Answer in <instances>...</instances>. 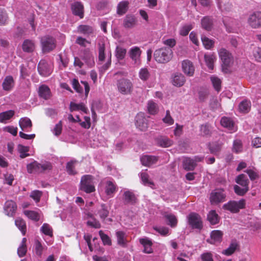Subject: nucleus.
<instances>
[{
	"mask_svg": "<svg viewBox=\"0 0 261 261\" xmlns=\"http://www.w3.org/2000/svg\"><path fill=\"white\" fill-rule=\"evenodd\" d=\"M204 59L206 65L209 69H214V63L216 60V57L213 55H205Z\"/></svg>",
	"mask_w": 261,
	"mask_h": 261,
	"instance_id": "obj_35",
	"label": "nucleus"
},
{
	"mask_svg": "<svg viewBox=\"0 0 261 261\" xmlns=\"http://www.w3.org/2000/svg\"><path fill=\"white\" fill-rule=\"evenodd\" d=\"M239 108L241 112L247 113L250 110L251 102L247 100H243L239 104Z\"/></svg>",
	"mask_w": 261,
	"mask_h": 261,
	"instance_id": "obj_42",
	"label": "nucleus"
},
{
	"mask_svg": "<svg viewBox=\"0 0 261 261\" xmlns=\"http://www.w3.org/2000/svg\"><path fill=\"white\" fill-rule=\"evenodd\" d=\"M14 115V111L9 110L0 113V122L6 123L7 120H9Z\"/></svg>",
	"mask_w": 261,
	"mask_h": 261,
	"instance_id": "obj_36",
	"label": "nucleus"
},
{
	"mask_svg": "<svg viewBox=\"0 0 261 261\" xmlns=\"http://www.w3.org/2000/svg\"><path fill=\"white\" fill-rule=\"evenodd\" d=\"M147 110L150 114L155 115L158 113L159 108L156 103L152 100H150L147 103Z\"/></svg>",
	"mask_w": 261,
	"mask_h": 261,
	"instance_id": "obj_44",
	"label": "nucleus"
},
{
	"mask_svg": "<svg viewBox=\"0 0 261 261\" xmlns=\"http://www.w3.org/2000/svg\"><path fill=\"white\" fill-rule=\"evenodd\" d=\"M193 29V25L191 24H185L182 26L180 31L179 34L182 36H187L189 32Z\"/></svg>",
	"mask_w": 261,
	"mask_h": 261,
	"instance_id": "obj_60",
	"label": "nucleus"
},
{
	"mask_svg": "<svg viewBox=\"0 0 261 261\" xmlns=\"http://www.w3.org/2000/svg\"><path fill=\"white\" fill-rule=\"evenodd\" d=\"M8 20V16L6 11L0 8V25H3L7 23Z\"/></svg>",
	"mask_w": 261,
	"mask_h": 261,
	"instance_id": "obj_61",
	"label": "nucleus"
},
{
	"mask_svg": "<svg viewBox=\"0 0 261 261\" xmlns=\"http://www.w3.org/2000/svg\"><path fill=\"white\" fill-rule=\"evenodd\" d=\"M81 190L87 193L95 191L93 177L91 175H85L82 177L81 180Z\"/></svg>",
	"mask_w": 261,
	"mask_h": 261,
	"instance_id": "obj_7",
	"label": "nucleus"
},
{
	"mask_svg": "<svg viewBox=\"0 0 261 261\" xmlns=\"http://www.w3.org/2000/svg\"><path fill=\"white\" fill-rule=\"evenodd\" d=\"M77 31L80 33L89 35L93 33L94 29L92 27L88 25H80L77 28Z\"/></svg>",
	"mask_w": 261,
	"mask_h": 261,
	"instance_id": "obj_43",
	"label": "nucleus"
},
{
	"mask_svg": "<svg viewBox=\"0 0 261 261\" xmlns=\"http://www.w3.org/2000/svg\"><path fill=\"white\" fill-rule=\"evenodd\" d=\"M173 51L167 47H163L156 49L153 54L154 60L159 63L165 64L169 62L172 58Z\"/></svg>",
	"mask_w": 261,
	"mask_h": 261,
	"instance_id": "obj_1",
	"label": "nucleus"
},
{
	"mask_svg": "<svg viewBox=\"0 0 261 261\" xmlns=\"http://www.w3.org/2000/svg\"><path fill=\"white\" fill-rule=\"evenodd\" d=\"M141 53L142 51L139 47L134 46L129 49L128 55L135 63L138 64L140 63V56Z\"/></svg>",
	"mask_w": 261,
	"mask_h": 261,
	"instance_id": "obj_14",
	"label": "nucleus"
},
{
	"mask_svg": "<svg viewBox=\"0 0 261 261\" xmlns=\"http://www.w3.org/2000/svg\"><path fill=\"white\" fill-rule=\"evenodd\" d=\"M34 246L36 255L38 257H41L42 254L44 247L42 245L41 242L38 240L35 241Z\"/></svg>",
	"mask_w": 261,
	"mask_h": 261,
	"instance_id": "obj_51",
	"label": "nucleus"
},
{
	"mask_svg": "<svg viewBox=\"0 0 261 261\" xmlns=\"http://www.w3.org/2000/svg\"><path fill=\"white\" fill-rule=\"evenodd\" d=\"M99 234L105 245H111V240L108 235L105 234L102 230H100L99 231Z\"/></svg>",
	"mask_w": 261,
	"mask_h": 261,
	"instance_id": "obj_62",
	"label": "nucleus"
},
{
	"mask_svg": "<svg viewBox=\"0 0 261 261\" xmlns=\"http://www.w3.org/2000/svg\"><path fill=\"white\" fill-rule=\"evenodd\" d=\"M98 214L100 218L103 220L108 216L109 212L107 208V207L105 204L101 205V208L98 211Z\"/></svg>",
	"mask_w": 261,
	"mask_h": 261,
	"instance_id": "obj_48",
	"label": "nucleus"
},
{
	"mask_svg": "<svg viewBox=\"0 0 261 261\" xmlns=\"http://www.w3.org/2000/svg\"><path fill=\"white\" fill-rule=\"evenodd\" d=\"M139 76L141 80L145 81L148 79L150 76V73L147 68H143L140 70Z\"/></svg>",
	"mask_w": 261,
	"mask_h": 261,
	"instance_id": "obj_57",
	"label": "nucleus"
},
{
	"mask_svg": "<svg viewBox=\"0 0 261 261\" xmlns=\"http://www.w3.org/2000/svg\"><path fill=\"white\" fill-rule=\"evenodd\" d=\"M128 3L126 1L120 2L117 6V13L119 15H122L125 14L128 9Z\"/></svg>",
	"mask_w": 261,
	"mask_h": 261,
	"instance_id": "obj_38",
	"label": "nucleus"
},
{
	"mask_svg": "<svg viewBox=\"0 0 261 261\" xmlns=\"http://www.w3.org/2000/svg\"><path fill=\"white\" fill-rule=\"evenodd\" d=\"M207 220L212 225H215L218 223V215L215 211L212 210L207 215Z\"/></svg>",
	"mask_w": 261,
	"mask_h": 261,
	"instance_id": "obj_45",
	"label": "nucleus"
},
{
	"mask_svg": "<svg viewBox=\"0 0 261 261\" xmlns=\"http://www.w3.org/2000/svg\"><path fill=\"white\" fill-rule=\"evenodd\" d=\"M71 9L73 14L79 16L81 18L84 17V7L80 2H75L71 6Z\"/></svg>",
	"mask_w": 261,
	"mask_h": 261,
	"instance_id": "obj_19",
	"label": "nucleus"
},
{
	"mask_svg": "<svg viewBox=\"0 0 261 261\" xmlns=\"http://www.w3.org/2000/svg\"><path fill=\"white\" fill-rule=\"evenodd\" d=\"M140 161L143 165L149 167L157 162L158 158L153 155H145L141 158Z\"/></svg>",
	"mask_w": 261,
	"mask_h": 261,
	"instance_id": "obj_21",
	"label": "nucleus"
},
{
	"mask_svg": "<svg viewBox=\"0 0 261 261\" xmlns=\"http://www.w3.org/2000/svg\"><path fill=\"white\" fill-rule=\"evenodd\" d=\"M15 223L22 234L25 235L27 230L25 221L20 218H17L15 221Z\"/></svg>",
	"mask_w": 261,
	"mask_h": 261,
	"instance_id": "obj_40",
	"label": "nucleus"
},
{
	"mask_svg": "<svg viewBox=\"0 0 261 261\" xmlns=\"http://www.w3.org/2000/svg\"><path fill=\"white\" fill-rule=\"evenodd\" d=\"M246 201L242 199L239 201L230 200L223 205V208L232 213H237L241 209L245 208Z\"/></svg>",
	"mask_w": 261,
	"mask_h": 261,
	"instance_id": "obj_6",
	"label": "nucleus"
},
{
	"mask_svg": "<svg viewBox=\"0 0 261 261\" xmlns=\"http://www.w3.org/2000/svg\"><path fill=\"white\" fill-rule=\"evenodd\" d=\"M98 59L99 61H103L105 59V45L103 41L100 40L98 43Z\"/></svg>",
	"mask_w": 261,
	"mask_h": 261,
	"instance_id": "obj_41",
	"label": "nucleus"
},
{
	"mask_svg": "<svg viewBox=\"0 0 261 261\" xmlns=\"http://www.w3.org/2000/svg\"><path fill=\"white\" fill-rule=\"evenodd\" d=\"M165 217L168 221V224L171 227H174L176 226L177 220L174 215L171 214H166L165 215Z\"/></svg>",
	"mask_w": 261,
	"mask_h": 261,
	"instance_id": "obj_46",
	"label": "nucleus"
},
{
	"mask_svg": "<svg viewBox=\"0 0 261 261\" xmlns=\"http://www.w3.org/2000/svg\"><path fill=\"white\" fill-rule=\"evenodd\" d=\"M40 42L42 51L44 54L53 51L56 47V39L48 35L42 37Z\"/></svg>",
	"mask_w": 261,
	"mask_h": 261,
	"instance_id": "obj_5",
	"label": "nucleus"
},
{
	"mask_svg": "<svg viewBox=\"0 0 261 261\" xmlns=\"http://www.w3.org/2000/svg\"><path fill=\"white\" fill-rule=\"evenodd\" d=\"M137 22L136 17L134 15L128 14L123 19V25L126 29H131L136 25Z\"/></svg>",
	"mask_w": 261,
	"mask_h": 261,
	"instance_id": "obj_17",
	"label": "nucleus"
},
{
	"mask_svg": "<svg viewBox=\"0 0 261 261\" xmlns=\"http://www.w3.org/2000/svg\"><path fill=\"white\" fill-rule=\"evenodd\" d=\"M36 45L34 41L30 39H25L22 44V49L25 53H31L35 49Z\"/></svg>",
	"mask_w": 261,
	"mask_h": 261,
	"instance_id": "obj_22",
	"label": "nucleus"
},
{
	"mask_svg": "<svg viewBox=\"0 0 261 261\" xmlns=\"http://www.w3.org/2000/svg\"><path fill=\"white\" fill-rule=\"evenodd\" d=\"M70 110L71 112L81 110L85 113H87V109L85 107L83 103H75L73 102H71L70 103Z\"/></svg>",
	"mask_w": 261,
	"mask_h": 261,
	"instance_id": "obj_37",
	"label": "nucleus"
},
{
	"mask_svg": "<svg viewBox=\"0 0 261 261\" xmlns=\"http://www.w3.org/2000/svg\"><path fill=\"white\" fill-rule=\"evenodd\" d=\"M200 132L202 136H210L212 134V127L208 123L202 124L200 126Z\"/></svg>",
	"mask_w": 261,
	"mask_h": 261,
	"instance_id": "obj_39",
	"label": "nucleus"
},
{
	"mask_svg": "<svg viewBox=\"0 0 261 261\" xmlns=\"http://www.w3.org/2000/svg\"><path fill=\"white\" fill-rule=\"evenodd\" d=\"M222 234V232L220 230H213L211 234V240H207V242L211 244L219 242L221 240Z\"/></svg>",
	"mask_w": 261,
	"mask_h": 261,
	"instance_id": "obj_30",
	"label": "nucleus"
},
{
	"mask_svg": "<svg viewBox=\"0 0 261 261\" xmlns=\"http://www.w3.org/2000/svg\"><path fill=\"white\" fill-rule=\"evenodd\" d=\"M117 243L122 247H126L128 241L126 240L125 233L121 231H118L116 233Z\"/></svg>",
	"mask_w": 261,
	"mask_h": 261,
	"instance_id": "obj_26",
	"label": "nucleus"
},
{
	"mask_svg": "<svg viewBox=\"0 0 261 261\" xmlns=\"http://www.w3.org/2000/svg\"><path fill=\"white\" fill-rule=\"evenodd\" d=\"M27 171L29 173H42L51 169V165L47 162L39 163L37 161H34L27 165Z\"/></svg>",
	"mask_w": 261,
	"mask_h": 261,
	"instance_id": "obj_3",
	"label": "nucleus"
},
{
	"mask_svg": "<svg viewBox=\"0 0 261 261\" xmlns=\"http://www.w3.org/2000/svg\"><path fill=\"white\" fill-rule=\"evenodd\" d=\"M149 176L145 172L141 173V178L142 180V181L143 182V184L145 186H149L151 187V188H154V184L152 181L149 180L148 179Z\"/></svg>",
	"mask_w": 261,
	"mask_h": 261,
	"instance_id": "obj_49",
	"label": "nucleus"
},
{
	"mask_svg": "<svg viewBox=\"0 0 261 261\" xmlns=\"http://www.w3.org/2000/svg\"><path fill=\"white\" fill-rule=\"evenodd\" d=\"M156 143L162 147H168L173 144V141L167 137L161 136L156 139Z\"/></svg>",
	"mask_w": 261,
	"mask_h": 261,
	"instance_id": "obj_28",
	"label": "nucleus"
},
{
	"mask_svg": "<svg viewBox=\"0 0 261 261\" xmlns=\"http://www.w3.org/2000/svg\"><path fill=\"white\" fill-rule=\"evenodd\" d=\"M105 185V191L108 195H112L116 191V185L113 181L105 180L102 181Z\"/></svg>",
	"mask_w": 261,
	"mask_h": 261,
	"instance_id": "obj_25",
	"label": "nucleus"
},
{
	"mask_svg": "<svg viewBox=\"0 0 261 261\" xmlns=\"http://www.w3.org/2000/svg\"><path fill=\"white\" fill-rule=\"evenodd\" d=\"M24 213L26 216L29 219L38 221L39 220L40 217L37 212L33 211H25Z\"/></svg>",
	"mask_w": 261,
	"mask_h": 261,
	"instance_id": "obj_52",
	"label": "nucleus"
},
{
	"mask_svg": "<svg viewBox=\"0 0 261 261\" xmlns=\"http://www.w3.org/2000/svg\"><path fill=\"white\" fill-rule=\"evenodd\" d=\"M226 194L222 189H217L213 190L210 197V200L212 204H218L225 200Z\"/></svg>",
	"mask_w": 261,
	"mask_h": 261,
	"instance_id": "obj_8",
	"label": "nucleus"
},
{
	"mask_svg": "<svg viewBox=\"0 0 261 261\" xmlns=\"http://www.w3.org/2000/svg\"><path fill=\"white\" fill-rule=\"evenodd\" d=\"M239 245L236 241H233L230 243L229 247L222 251V254L229 256L232 254L238 248Z\"/></svg>",
	"mask_w": 261,
	"mask_h": 261,
	"instance_id": "obj_29",
	"label": "nucleus"
},
{
	"mask_svg": "<svg viewBox=\"0 0 261 261\" xmlns=\"http://www.w3.org/2000/svg\"><path fill=\"white\" fill-rule=\"evenodd\" d=\"M39 95L40 97L46 100L50 97V90L46 85H43L39 88Z\"/></svg>",
	"mask_w": 261,
	"mask_h": 261,
	"instance_id": "obj_27",
	"label": "nucleus"
},
{
	"mask_svg": "<svg viewBox=\"0 0 261 261\" xmlns=\"http://www.w3.org/2000/svg\"><path fill=\"white\" fill-rule=\"evenodd\" d=\"M219 56L222 61V70L224 73L229 72V68L233 62L231 54L226 49L221 48L219 51Z\"/></svg>",
	"mask_w": 261,
	"mask_h": 261,
	"instance_id": "obj_2",
	"label": "nucleus"
},
{
	"mask_svg": "<svg viewBox=\"0 0 261 261\" xmlns=\"http://www.w3.org/2000/svg\"><path fill=\"white\" fill-rule=\"evenodd\" d=\"M235 181L242 187H249V181L245 174H241L239 175L236 178Z\"/></svg>",
	"mask_w": 261,
	"mask_h": 261,
	"instance_id": "obj_32",
	"label": "nucleus"
},
{
	"mask_svg": "<svg viewBox=\"0 0 261 261\" xmlns=\"http://www.w3.org/2000/svg\"><path fill=\"white\" fill-rule=\"evenodd\" d=\"M135 125L139 129L145 131L148 127L147 120L143 114L139 113L137 115L135 118Z\"/></svg>",
	"mask_w": 261,
	"mask_h": 261,
	"instance_id": "obj_13",
	"label": "nucleus"
},
{
	"mask_svg": "<svg viewBox=\"0 0 261 261\" xmlns=\"http://www.w3.org/2000/svg\"><path fill=\"white\" fill-rule=\"evenodd\" d=\"M123 200L125 204H135L137 201V199L135 194L129 190L124 192Z\"/></svg>",
	"mask_w": 261,
	"mask_h": 261,
	"instance_id": "obj_20",
	"label": "nucleus"
},
{
	"mask_svg": "<svg viewBox=\"0 0 261 261\" xmlns=\"http://www.w3.org/2000/svg\"><path fill=\"white\" fill-rule=\"evenodd\" d=\"M211 81L215 89L219 91L221 89V81L217 76L213 75L211 77Z\"/></svg>",
	"mask_w": 261,
	"mask_h": 261,
	"instance_id": "obj_50",
	"label": "nucleus"
},
{
	"mask_svg": "<svg viewBox=\"0 0 261 261\" xmlns=\"http://www.w3.org/2000/svg\"><path fill=\"white\" fill-rule=\"evenodd\" d=\"M221 124L223 126L227 128L229 130L234 131V123L230 118L225 117H222L221 120Z\"/></svg>",
	"mask_w": 261,
	"mask_h": 261,
	"instance_id": "obj_33",
	"label": "nucleus"
},
{
	"mask_svg": "<svg viewBox=\"0 0 261 261\" xmlns=\"http://www.w3.org/2000/svg\"><path fill=\"white\" fill-rule=\"evenodd\" d=\"M189 225L193 229H201L202 223L200 216L195 213H191L187 216Z\"/></svg>",
	"mask_w": 261,
	"mask_h": 261,
	"instance_id": "obj_9",
	"label": "nucleus"
},
{
	"mask_svg": "<svg viewBox=\"0 0 261 261\" xmlns=\"http://www.w3.org/2000/svg\"><path fill=\"white\" fill-rule=\"evenodd\" d=\"M186 82L185 76L179 73H175L172 77V84L177 87L182 86Z\"/></svg>",
	"mask_w": 261,
	"mask_h": 261,
	"instance_id": "obj_24",
	"label": "nucleus"
},
{
	"mask_svg": "<svg viewBox=\"0 0 261 261\" xmlns=\"http://www.w3.org/2000/svg\"><path fill=\"white\" fill-rule=\"evenodd\" d=\"M222 145L221 143L215 142L210 146V150L211 153L216 154L221 149Z\"/></svg>",
	"mask_w": 261,
	"mask_h": 261,
	"instance_id": "obj_59",
	"label": "nucleus"
},
{
	"mask_svg": "<svg viewBox=\"0 0 261 261\" xmlns=\"http://www.w3.org/2000/svg\"><path fill=\"white\" fill-rule=\"evenodd\" d=\"M126 50L122 47L117 46L116 48V56L118 60H122L125 56Z\"/></svg>",
	"mask_w": 261,
	"mask_h": 261,
	"instance_id": "obj_56",
	"label": "nucleus"
},
{
	"mask_svg": "<svg viewBox=\"0 0 261 261\" xmlns=\"http://www.w3.org/2000/svg\"><path fill=\"white\" fill-rule=\"evenodd\" d=\"M19 125L22 130L28 131L27 129L32 126V121L28 117L21 118L19 121Z\"/></svg>",
	"mask_w": 261,
	"mask_h": 261,
	"instance_id": "obj_31",
	"label": "nucleus"
},
{
	"mask_svg": "<svg viewBox=\"0 0 261 261\" xmlns=\"http://www.w3.org/2000/svg\"><path fill=\"white\" fill-rule=\"evenodd\" d=\"M38 71L41 76H48L51 73V68L45 60H41L38 65Z\"/></svg>",
	"mask_w": 261,
	"mask_h": 261,
	"instance_id": "obj_12",
	"label": "nucleus"
},
{
	"mask_svg": "<svg viewBox=\"0 0 261 261\" xmlns=\"http://www.w3.org/2000/svg\"><path fill=\"white\" fill-rule=\"evenodd\" d=\"M84 60L90 67H92L95 64L94 58L88 49H86L85 51Z\"/></svg>",
	"mask_w": 261,
	"mask_h": 261,
	"instance_id": "obj_34",
	"label": "nucleus"
},
{
	"mask_svg": "<svg viewBox=\"0 0 261 261\" xmlns=\"http://www.w3.org/2000/svg\"><path fill=\"white\" fill-rule=\"evenodd\" d=\"M248 22L252 28L257 29L261 27V12H255L250 15Z\"/></svg>",
	"mask_w": 261,
	"mask_h": 261,
	"instance_id": "obj_11",
	"label": "nucleus"
},
{
	"mask_svg": "<svg viewBox=\"0 0 261 261\" xmlns=\"http://www.w3.org/2000/svg\"><path fill=\"white\" fill-rule=\"evenodd\" d=\"M233 189L234 192L239 196L244 195L249 190V187H241L238 185H234Z\"/></svg>",
	"mask_w": 261,
	"mask_h": 261,
	"instance_id": "obj_53",
	"label": "nucleus"
},
{
	"mask_svg": "<svg viewBox=\"0 0 261 261\" xmlns=\"http://www.w3.org/2000/svg\"><path fill=\"white\" fill-rule=\"evenodd\" d=\"M208 91L207 89H202L198 92V98L200 101H204L207 97Z\"/></svg>",
	"mask_w": 261,
	"mask_h": 261,
	"instance_id": "obj_64",
	"label": "nucleus"
},
{
	"mask_svg": "<svg viewBox=\"0 0 261 261\" xmlns=\"http://www.w3.org/2000/svg\"><path fill=\"white\" fill-rule=\"evenodd\" d=\"M139 241L144 247L143 252L145 253H151L153 252L151 247L152 243L150 240L145 238L140 239Z\"/></svg>",
	"mask_w": 261,
	"mask_h": 261,
	"instance_id": "obj_23",
	"label": "nucleus"
},
{
	"mask_svg": "<svg viewBox=\"0 0 261 261\" xmlns=\"http://www.w3.org/2000/svg\"><path fill=\"white\" fill-rule=\"evenodd\" d=\"M252 55L255 61L261 62V47H254L252 50Z\"/></svg>",
	"mask_w": 261,
	"mask_h": 261,
	"instance_id": "obj_55",
	"label": "nucleus"
},
{
	"mask_svg": "<svg viewBox=\"0 0 261 261\" xmlns=\"http://www.w3.org/2000/svg\"><path fill=\"white\" fill-rule=\"evenodd\" d=\"M76 161H71L67 163L66 169L67 172L71 175H74L76 173L74 170V164Z\"/></svg>",
	"mask_w": 261,
	"mask_h": 261,
	"instance_id": "obj_63",
	"label": "nucleus"
},
{
	"mask_svg": "<svg viewBox=\"0 0 261 261\" xmlns=\"http://www.w3.org/2000/svg\"><path fill=\"white\" fill-rule=\"evenodd\" d=\"M182 69L183 72L189 76H193L195 71V67L192 62L188 60L182 62Z\"/></svg>",
	"mask_w": 261,
	"mask_h": 261,
	"instance_id": "obj_15",
	"label": "nucleus"
},
{
	"mask_svg": "<svg viewBox=\"0 0 261 261\" xmlns=\"http://www.w3.org/2000/svg\"><path fill=\"white\" fill-rule=\"evenodd\" d=\"M40 230L45 235L49 236H53V230L50 225L47 223H44L41 226Z\"/></svg>",
	"mask_w": 261,
	"mask_h": 261,
	"instance_id": "obj_58",
	"label": "nucleus"
},
{
	"mask_svg": "<svg viewBox=\"0 0 261 261\" xmlns=\"http://www.w3.org/2000/svg\"><path fill=\"white\" fill-rule=\"evenodd\" d=\"M17 209L16 203L12 200L7 201L4 205L5 214L9 216H12Z\"/></svg>",
	"mask_w": 261,
	"mask_h": 261,
	"instance_id": "obj_18",
	"label": "nucleus"
},
{
	"mask_svg": "<svg viewBox=\"0 0 261 261\" xmlns=\"http://www.w3.org/2000/svg\"><path fill=\"white\" fill-rule=\"evenodd\" d=\"M201 40L205 48L207 49H211L214 45V41L205 36H202Z\"/></svg>",
	"mask_w": 261,
	"mask_h": 261,
	"instance_id": "obj_54",
	"label": "nucleus"
},
{
	"mask_svg": "<svg viewBox=\"0 0 261 261\" xmlns=\"http://www.w3.org/2000/svg\"><path fill=\"white\" fill-rule=\"evenodd\" d=\"M214 19L212 16H206L201 20V28L205 31H211L213 28Z\"/></svg>",
	"mask_w": 261,
	"mask_h": 261,
	"instance_id": "obj_16",
	"label": "nucleus"
},
{
	"mask_svg": "<svg viewBox=\"0 0 261 261\" xmlns=\"http://www.w3.org/2000/svg\"><path fill=\"white\" fill-rule=\"evenodd\" d=\"M203 158L195 156L193 158H185L183 160L184 168L187 171L193 170L197 165V163L203 160Z\"/></svg>",
	"mask_w": 261,
	"mask_h": 261,
	"instance_id": "obj_10",
	"label": "nucleus"
},
{
	"mask_svg": "<svg viewBox=\"0 0 261 261\" xmlns=\"http://www.w3.org/2000/svg\"><path fill=\"white\" fill-rule=\"evenodd\" d=\"M13 83V79L12 76H6L3 83L4 89L5 90H9L12 87Z\"/></svg>",
	"mask_w": 261,
	"mask_h": 261,
	"instance_id": "obj_47",
	"label": "nucleus"
},
{
	"mask_svg": "<svg viewBox=\"0 0 261 261\" xmlns=\"http://www.w3.org/2000/svg\"><path fill=\"white\" fill-rule=\"evenodd\" d=\"M116 86L118 91L123 95L130 94L133 91V84L127 79L121 78L117 80Z\"/></svg>",
	"mask_w": 261,
	"mask_h": 261,
	"instance_id": "obj_4",
	"label": "nucleus"
}]
</instances>
